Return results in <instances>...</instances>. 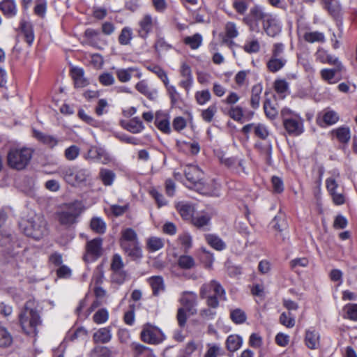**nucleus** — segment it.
I'll list each match as a JSON object with an SVG mask.
<instances>
[{"instance_id": "nucleus-19", "label": "nucleus", "mask_w": 357, "mask_h": 357, "mask_svg": "<svg viewBox=\"0 0 357 357\" xmlns=\"http://www.w3.org/2000/svg\"><path fill=\"white\" fill-rule=\"evenodd\" d=\"M180 73L183 77V79L179 82V86L188 91L193 82L190 67L185 63H182L180 69Z\"/></svg>"}, {"instance_id": "nucleus-4", "label": "nucleus", "mask_w": 357, "mask_h": 357, "mask_svg": "<svg viewBox=\"0 0 357 357\" xmlns=\"http://www.w3.org/2000/svg\"><path fill=\"white\" fill-rule=\"evenodd\" d=\"M32 155L33 151L31 149L26 147L11 148L7 153V165L13 169L23 170L29 164Z\"/></svg>"}, {"instance_id": "nucleus-36", "label": "nucleus", "mask_w": 357, "mask_h": 357, "mask_svg": "<svg viewBox=\"0 0 357 357\" xmlns=\"http://www.w3.org/2000/svg\"><path fill=\"white\" fill-rule=\"evenodd\" d=\"M286 62L287 60L284 58L271 56L267 63V68L271 72L275 73L282 68L286 64Z\"/></svg>"}, {"instance_id": "nucleus-20", "label": "nucleus", "mask_w": 357, "mask_h": 357, "mask_svg": "<svg viewBox=\"0 0 357 357\" xmlns=\"http://www.w3.org/2000/svg\"><path fill=\"white\" fill-rule=\"evenodd\" d=\"M33 132L35 138L50 149L54 148L59 142V140L53 135H47L36 130H33Z\"/></svg>"}, {"instance_id": "nucleus-10", "label": "nucleus", "mask_w": 357, "mask_h": 357, "mask_svg": "<svg viewBox=\"0 0 357 357\" xmlns=\"http://www.w3.org/2000/svg\"><path fill=\"white\" fill-rule=\"evenodd\" d=\"M102 238L98 237L88 241L85 245V253L83 255V260L86 263L96 261L103 252Z\"/></svg>"}, {"instance_id": "nucleus-42", "label": "nucleus", "mask_w": 357, "mask_h": 357, "mask_svg": "<svg viewBox=\"0 0 357 357\" xmlns=\"http://www.w3.org/2000/svg\"><path fill=\"white\" fill-rule=\"evenodd\" d=\"M225 38L223 39L224 43L227 42V38L231 39L236 38L239 33L236 24L232 22H228L225 26Z\"/></svg>"}, {"instance_id": "nucleus-37", "label": "nucleus", "mask_w": 357, "mask_h": 357, "mask_svg": "<svg viewBox=\"0 0 357 357\" xmlns=\"http://www.w3.org/2000/svg\"><path fill=\"white\" fill-rule=\"evenodd\" d=\"M13 341L11 334L0 324V347H8L12 344Z\"/></svg>"}, {"instance_id": "nucleus-28", "label": "nucleus", "mask_w": 357, "mask_h": 357, "mask_svg": "<svg viewBox=\"0 0 357 357\" xmlns=\"http://www.w3.org/2000/svg\"><path fill=\"white\" fill-rule=\"evenodd\" d=\"M155 123L156 127L162 132L169 134L171 132L169 118L165 114H156Z\"/></svg>"}, {"instance_id": "nucleus-41", "label": "nucleus", "mask_w": 357, "mask_h": 357, "mask_svg": "<svg viewBox=\"0 0 357 357\" xmlns=\"http://www.w3.org/2000/svg\"><path fill=\"white\" fill-rule=\"evenodd\" d=\"M183 42L192 50H197L201 46L202 43V36L199 33H195L192 36L185 37L183 40Z\"/></svg>"}, {"instance_id": "nucleus-26", "label": "nucleus", "mask_w": 357, "mask_h": 357, "mask_svg": "<svg viewBox=\"0 0 357 357\" xmlns=\"http://www.w3.org/2000/svg\"><path fill=\"white\" fill-rule=\"evenodd\" d=\"M111 339L112 333L109 327L101 328L93 335V340L96 343H107Z\"/></svg>"}, {"instance_id": "nucleus-56", "label": "nucleus", "mask_w": 357, "mask_h": 357, "mask_svg": "<svg viewBox=\"0 0 357 357\" xmlns=\"http://www.w3.org/2000/svg\"><path fill=\"white\" fill-rule=\"evenodd\" d=\"M264 109L266 116L270 119H275L278 115V110L272 105L270 100H266L264 101Z\"/></svg>"}, {"instance_id": "nucleus-38", "label": "nucleus", "mask_w": 357, "mask_h": 357, "mask_svg": "<svg viewBox=\"0 0 357 357\" xmlns=\"http://www.w3.org/2000/svg\"><path fill=\"white\" fill-rule=\"evenodd\" d=\"M127 130L132 133H139L144 128L142 121L137 117L130 119L125 126Z\"/></svg>"}, {"instance_id": "nucleus-62", "label": "nucleus", "mask_w": 357, "mask_h": 357, "mask_svg": "<svg viewBox=\"0 0 357 357\" xmlns=\"http://www.w3.org/2000/svg\"><path fill=\"white\" fill-rule=\"evenodd\" d=\"M254 132L257 137L262 139H265L269 134L266 126L261 123H255Z\"/></svg>"}, {"instance_id": "nucleus-29", "label": "nucleus", "mask_w": 357, "mask_h": 357, "mask_svg": "<svg viewBox=\"0 0 357 357\" xmlns=\"http://www.w3.org/2000/svg\"><path fill=\"white\" fill-rule=\"evenodd\" d=\"M331 134L335 136L340 142L343 144L348 143L351 137L350 130L347 126H342L334 129L331 131Z\"/></svg>"}, {"instance_id": "nucleus-55", "label": "nucleus", "mask_w": 357, "mask_h": 357, "mask_svg": "<svg viewBox=\"0 0 357 357\" xmlns=\"http://www.w3.org/2000/svg\"><path fill=\"white\" fill-rule=\"evenodd\" d=\"M323 121L326 125L335 124L339 120V116L337 112L333 110H327L323 115Z\"/></svg>"}, {"instance_id": "nucleus-39", "label": "nucleus", "mask_w": 357, "mask_h": 357, "mask_svg": "<svg viewBox=\"0 0 357 357\" xmlns=\"http://www.w3.org/2000/svg\"><path fill=\"white\" fill-rule=\"evenodd\" d=\"M136 69L134 68H117L115 75L121 82L125 83L131 79L132 73Z\"/></svg>"}, {"instance_id": "nucleus-15", "label": "nucleus", "mask_w": 357, "mask_h": 357, "mask_svg": "<svg viewBox=\"0 0 357 357\" xmlns=\"http://www.w3.org/2000/svg\"><path fill=\"white\" fill-rule=\"evenodd\" d=\"M184 174L187 180L195 187L201 185L203 176L202 171L196 165H188L185 167Z\"/></svg>"}, {"instance_id": "nucleus-40", "label": "nucleus", "mask_w": 357, "mask_h": 357, "mask_svg": "<svg viewBox=\"0 0 357 357\" xmlns=\"http://www.w3.org/2000/svg\"><path fill=\"white\" fill-rule=\"evenodd\" d=\"M91 229L96 233L102 234L106 231V224L104 220L98 217H94L91 220Z\"/></svg>"}, {"instance_id": "nucleus-16", "label": "nucleus", "mask_w": 357, "mask_h": 357, "mask_svg": "<svg viewBox=\"0 0 357 357\" xmlns=\"http://www.w3.org/2000/svg\"><path fill=\"white\" fill-rule=\"evenodd\" d=\"M304 342L310 349H317L320 346V334L314 328H309L305 331Z\"/></svg>"}, {"instance_id": "nucleus-48", "label": "nucleus", "mask_w": 357, "mask_h": 357, "mask_svg": "<svg viewBox=\"0 0 357 357\" xmlns=\"http://www.w3.org/2000/svg\"><path fill=\"white\" fill-rule=\"evenodd\" d=\"M324 8L332 15L338 14L340 6L337 0H323Z\"/></svg>"}, {"instance_id": "nucleus-11", "label": "nucleus", "mask_w": 357, "mask_h": 357, "mask_svg": "<svg viewBox=\"0 0 357 357\" xmlns=\"http://www.w3.org/2000/svg\"><path fill=\"white\" fill-rule=\"evenodd\" d=\"M141 338L146 343L158 344L164 340L165 335L158 327L146 324L143 326Z\"/></svg>"}, {"instance_id": "nucleus-5", "label": "nucleus", "mask_w": 357, "mask_h": 357, "mask_svg": "<svg viewBox=\"0 0 357 357\" xmlns=\"http://www.w3.org/2000/svg\"><path fill=\"white\" fill-rule=\"evenodd\" d=\"M83 211L84 206L79 201L64 204L57 213L58 220L61 225L70 227L77 223Z\"/></svg>"}, {"instance_id": "nucleus-45", "label": "nucleus", "mask_w": 357, "mask_h": 357, "mask_svg": "<svg viewBox=\"0 0 357 357\" xmlns=\"http://www.w3.org/2000/svg\"><path fill=\"white\" fill-rule=\"evenodd\" d=\"M230 318L235 324H241L246 321L247 317L243 310L239 308H236L235 310H231Z\"/></svg>"}, {"instance_id": "nucleus-46", "label": "nucleus", "mask_w": 357, "mask_h": 357, "mask_svg": "<svg viewBox=\"0 0 357 357\" xmlns=\"http://www.w3.org/2000/svg\"><path fill=\"white\" fill-rule=\"evenodd\" d=\"M103 274H100L96 280L94 287V294L96 297L98 299H102L107 296V291L100 286V284L102 282Z\"/></svg>"}, {"instance_id": "nucleus-49", "label": "nucleus", "mask_w": 357, "mask_h": 357, "mask_svg": "<svg viewBox=\"0 0 357 357\" xmlns=\"http://www.w3.org/2000/svg\"><path fill=\"white\" fill-rule=\"evenodd\" d=\"M178 264L183 269H190L195 266V261L191 256L181 255L178 258Z\"/></svg>"}, {"instance_id": "nucleus-6", "label": "nucleus", "mask_w": 357, "mask_h": 357, "mask_svg": "<svg viewBox=\"0 0 357 357\" xmlns=\"http://www.w3.org/2000/svg\"><path fill=\"white\" fill-rule=\"evenodd\" d=\"M281 116L284 129L289 135L298 136L303 132V119L298 114L289 108H283Z\"/></svg>"}, {"instance_id": "nucleus-43", "label": "nucleus", "mask_w": 357, "mask_h": 357, "mask_svg": "<svg viewBox=\"0 0 357 357\" xmlns=\"http://www.w3.org/2000/svg\"><path fill=\"white\" fill-rule=\"evenodd\" d=\"M132 39V30L128 26L123 27L119 36V43L122 45H128Z\"/></svg>"}, {"instance_id": "nucleus-63", "label": "nucleus", "mask_w": 357, "mask_h": 357, "mask_svg": "<svg viewBox=\"0 0 357 357\" xmlns=\"http://www.w3.org/2000/svg\"><path fill=\"white\" fill-rule=\"evenodd\" d=\"M274 89L278 93L284 96L289 89V84L284 79H277L274 82Z\"/></svg>"}, {"instance_id": "nucleus-17", "label": "nucleus", "mask_w": 357, "mask_h": 357, "mask_svg": "<svg viewBox=\"0 0 357 357\" xmlns=\"http://www.w3.org/2000/svg\"><path fill=\"white\" fill-rule=\"evenodd\" d=\"M266 34L271 37H275L281 31V26L275 17L272 14L268 17L263 25Z\"/></svg>"}, {"instance_id": "nucleus-32", "label": "nucleus", "mask_w": 357, "mask_h": 357, "mask_svg": "<svg viewBox=\"0 0 357 357\" xmlns=\"http://www.w3.org/2000/svg\"><path fill=\"white\" fill-rule=\"evenodd\" d=\"M263 87L260 84H255L252 88V94L250 98V105L254 109H257L259 107L261 93L262 92Z\"/></svg>"}, {"instance_id": "nucleus-52", "label": "nucleus", "mask_w": 357, "mask_h": 357, "mask_svg": "<svg viewBox=\"0 0 357 357\" xmlns=\"http://www.w3.org/2000/svg\"><path fill=\"white\" fill-rule=\"evenodd\" d=\"M156 52L164 53L172 49V45L169 44L163 38H158L154 45Z\"/></svg>"}, {"instance_id": "nucleus-3", "label": "nucleus", "mask_w": 357, "mask_h": 357, "mask_svg": "<svg viewBox=\"0 0 357 357\" xmlns=\"http://www.w3.org/2000/svg\"><path fill=\"white\" fill-rule=\"evenodd\" d=\"M199 295L202 298H206L208 306L212 308L218 307L219 300H226L225 291L216 280H211L202 284Z\"/></svg>"}, {"instance_id": "nucleus-61", "label": "nucleus", "mask_w": 357, "mask_h": 357, "mask_svg": "<svg viewBox=\"0 0 357 357\" xmlns=\"http://www.w3.org/2000/svg\"><path fill=\"white\" fill-rule=\"evenodd\" d=\"M347 317L352 321H357V303H349L344 307Z\"/></svg>"}, {"instance_id": "nucleus-8", "label": "nucleus", "mask_w": 357, "mask_h": 357, "mask_svg": "<svg viewBox=\"0 0 357 357\" xmlns=\"http://www.w3.org/2000/svg\"><path fill=\"white\" fill-rule=\"evenodd\" d=\"M59 172L68 183L73 186L85 183L90 177V172L88 169L77 167H61Z\"/></svg>"}, {"instance_id": "nucleus-34", "label": "nucleus", "mask_w": 357, "mask_h": 357, "mask_svg": "<svg viewBox=\"0 0 357 357\" xmlns=\"http://www.w3.org/2000/svg\"><path fill=\"white\" fill-rule=\"evenodd\" d=\"M242 342L243 340L239 335H230L226 340L227 348L229 351L234 352L241 347Z\"/></svg>"}, {"instance_id": "nucleus-64", "label": "nucleus", "mask_w": 357, "mask_h": 357, "mask_svg": "<svg viewBox=\"0 0 357 357\" xmlns=\"http://www.w3.org/2000/svg\"><path fill=\"white\" fill-rule=\"evenodd\" d=\"M165 86L170 98L171 102L174 105L176 104L179 99V93H178L176 87L174 86L169 85V80L167 84H165Z\"/></svg>"}, {"instance_id": "nucleus-9", "label": "nucleus", "mask_w": 357, "mask_h": 357, "mask_svg": "<svg viewBox=\"0 0 357 357\" xmlns=\"http://www.w3.org/2000/svg\"><path fill=\"white\" fill-rule=\"evenodd\" d=\"M271 13L265 11V9L259 5H255L250 9L249 13L243 17V22L249 27L250 30L255 32H259V22L262 24L270 16Z\"/></svg>"}, {"instance_id": "nucleus-14", "label": "nucleus", "mask_w": 357, "mask_h": 357, "mask_svg": "<svg viewBox=\"0 0 357 357\" xmlns=\"http://www.w3.org/2000/svg\"><path fill=\"white\" fill-rule=\"evenodd\" d=\"M179 303L190 314H196L197 296L195 293L192 291H183L179 298Z\"/></svg>"}, {"instance_id": "nucleus-23", "label": "nucleus", "mask_w": 357, "mask_h": 357, "mask_svg": "<svg viewBox=\"0 0 357 357\" xmlns=\"http://www.w3.org/2000/svg\"><path fill=\"white\" fill-rule=\"evenodd\" d=\"M0 10L8 18L15 17L17 13L15 0H3L0 2Z\"/></svg>"}, {"instance_id": "nucleus-30", "label": "nucleus", "mask_w": 357, "mask_h": 357, "mask_svg": "<svg viewBox=\"0 0 357 357\" xmlns=\"http://www.w3.org/2000/svg\"><path fill=\"white\" fill-rule=\"evenodd\" d=\"M204 238L208 244L217 250H223L226 248L225 243L215 234H205Z\"/></svg>"}, {"instance_id": "nucleus-27", "label": "nucleus", "mask_w": 357, "mask_h": 357, "mask_svg": "<svg viewBox=\"0 0 357 357\" xmlns=\"http://www.w3.org/2000/svg\"><path fill=\"white\" fill-rule=\"evenodd\" d=\"M148 282L152 288L154 296H158L160 292L164 291L165 289L164 280L161 276H152L148 279Z\"/></svg>"}, {"instance_id": "nucleus-22", "label": "nucleus", "mask_w": 357, "mask_h": 357, "mask_svg": "<svg viewBox=\"0 0 357 357\" xmlns=\"http://www.w3.org/2000/svg\"><path fill=\"white\" fill-rule=\"evenodd\" d=\"M298 36L310 43H324L325 41L324 34L319 31H304L298 30Z\"/></svg>"}, {"instance_id": "nucleus-54", "label": "nucleus", "mask_w": 357, "mask_h": 357, "mask_svg": "<svg viewBox=\"0 0 357 357\" xmlns=\"http://www.w3.org/2000/svg\"><path fill=\"white\" fill-rule=\"evenodd\" d=\"M80 149L76 145H72L64 151V156L66 160H75L79 155Z\"/></svg>"}, {"instance_id": "nucleus-18", "label": "nucleus", "mask_w": 357, "mask_h": 357, "mask_svg": "<svg viewBox=\"0 0 357 357\" xmlns=\"http://www.w3.org/2000/svg\"><path fill=\"white\" fill-rule=\"evenodd\" d=\"M344 67L341 63H338L334 68H324L320 71L321 79L329 84H335L339 79H335L337 73L343 70Z\"/></svg>"}, {"instance_id": "nucleus-7", "label": "nucleus", "mask_w": 357, "mask_h": 357, "mask_svg": "<svg viewBox=\"0 0 357 357\" xmlns=\"http://www.w3.org/2000/svg\"><path fill=\"white\" fill-rule=\"evenodd\" d=\"M23 229L26 236L36 240H39L47 234V222L41 215H35L27 220Z\"/></svg>"}, {"instance_id": "nucleus-57", "label": "nucleus", "mask_w": 357, "mask_h": 357, "mask_svg": "<svg viewBox=\"0 0 357 357\" xmlns=\"http://www.w3.org/2000/svg\"><path fill=\"white\" fill-rule=\"evenodd\" d=\"M136 89L141 93L147 96L149 98H153L156 94L155 92H151L145 81H140L135 86Z\"/></svg>"}, {"instance_id": "nucleus-31", "label": "nucleus", "mask_w": 357, "mask_h": 357, "mask_svg": "<svg viewBox=\"0 0 357 357\" xmlns=\"http://www.w3.org/2000/svg\"><path fill=\"white\" fill-rule=\"evenodd\" d=\"M165 245L164 239L157 236H151L146 239V248L150 252H156Z\"/></svg>"}, {"instance_id": "nucleus-53", "label": "nucleus", "mask_w": 357, "mask_h": 357, "mask_svg": "<svg viewBox=\"0 0 357 357\" xmlns=\"http://www.w3.org/2000/svg\"><path fill=\"white\" fill-rule=\"evenodd\" d=\"M195 98L197 104L203 105L211 100V95L208 90H202L197 91Z\"/></svg>"}, {"instance_id": "nucleus-35", "label": "nucleus", "mask_w": 357, "mask_h": 357, "mask_svg": "<svg viewBox=\"0 0 357 357\" xmlns=\"http://www.w3.org/2000/svg\"><path fill=\"white\" fill-rule=\"evenodd\" d=\"M177 241L181 245V248L187 252L192 246V238L188 232H183L178 235Z\"/></svg>"}, {"instance_id": "nucleus-51", "label": "nucleus", "mask_w": 357, "mask_h": 357, "mask_svg": "<svg viewBox=\"0 0 357 357\" xmlns=\"http://www.w3.org/2000/svg\"><path fill=\"white\" fill-rule=\"evenodd\" d=\"M191 220L195 227L201 228L208 225L211 220V217L207 214H202L192 217Z\"/></svg>"}, {"instance_id": "nucleus-59", "label": "nucleus", "mask_w": 357, "mask_h": 357, "mask_svg": "<svg viewBox=\"0 0 357 357\" xmlns=\"http://www.w3.org/2000/svg\"><path fill=\"white\" fill-rule=\"evenodd\" d=\"M217 112V107L215 105L209 106L207 109L202 112V117L203 120L207 123L212 121L213 116Z\"/></svg>"}, {"instance_id": "nucleus-33", "label": "nucleus", "mask_w": 357, "mask_h": 357, "mask_svg": "<svg viewBox=\"0 0 357 357\" xmlns=\"http://www.w3.org/2000/svg\"><path fill=\"white\" fill-rule=\"evenodd\" d=\"M99 178L103 185L106 186H110L114 183V181L116 178V174L113 171L110 169L102 168L99 172Z\"/></svg>"}, {"instance_id": "nucleus-58", "label": "nucleus", "mask_w": 357, "mask_h": 357, "mask_svg": "<svg viewBox=\"0 0 357 357\" xmlns=\"http://www.w3.org/2000/svg\"><path fill=\"white\" fill-rule=\"evenodd\" d=\"M109 318V313L105 308L98 310L93 317V320L96 324H101L106 322Z\"/></svg>"}, {"instance_id": "nucleus-21", "label": "nucleus", "mask_w": 357, "mask_h": 357, "mask_svg": "<svg viewBox=\"0 0 357 357\" xmlns=\"http://www.w3.org/2000/svg\"><path fill=\"white\" fill-rule=\"evenodd\" d=\"M75 87L83 88L89 84V81L84 77V71L81 68L73 67L70 70Z\"/></svg>"}, {"instance_id": "nucleus-60", "label": "nucleus", "mask_w": 357, "mask_h": 357, "mask_svg": "<svg viewBox=\"0 0 357 357\" xmlns=\"http://www.w3.org/2000/svg\"><path fill=\"white\" fill-rule=\"evenodd\" d=\"M150 71L153 72L162 80L164 84H167L168 77L165 71L158 66H149L147 68Z\"/></svg>"}, {"instance_id": "nucleus-12", "label": "nucleus", "mask_w": 357, "mask_h": 357, "mask_svg": "<svg viewBox=\"0 0 357 357\" xmlns=\"http://www.w3.org/2000/svg\"><path fill=\"white\" fill-rule=\"evenodd\" d=\"M110 266L112 271L113 281L119 284L123 283L127 278V273L123 269L125 264L119 254H114L112 256Z\"/></svg>"}, {"instance_id": "nucleus-24", "label": "nucleus", "mask_w": 357, "mask_h": 357, "mask_svg": "<svg viewBox=\"0 0 357 357\" xmlns=\"http://www.w3.org/2000/svg\"><path fill=\"white\" fill-rule=\"evenodd\" d=\"M176 209L183 219L186 220H192L195 212L194 206L187 202H178L176 206Z\"/></svg>"}, {"instance_id": "nucleus-2", "label": "nucleus", "mask_w": 357, "mask_h": 357, "mask_svg": "<svg viewBox=\"0 0 357 357\" xmlns=\"http://www.w3.org/2000/svg\"><path fill=\"white\" fill-rule=\"evenodd\" d=\"M119 245L124 254L133 261L142 258V250L137 232L132 228H126L121 232Z\"/></svg>"}, {"instance_id": "nucleus-1", "label": "nucleus", "mask_w": 357, "mask_h": 357, "mask_svg": "<svg viewBox=\"0 0 357 357\" xmlns=\"http://www.w3.org/2000/svg\"><path fill=\"white\" fill-rule=\"evenodd\" d=\"M18 321L25 334L31 336L37 335L38 327L41 325L42 320L35 300L29 299L25 303L18 314Z\"/></svg>"}, {"instance_id": "nucleus-44", "label": "nucleus", "mask_w": 357, "mask_h": 357, "mask_svg": "<svg viewBox=\"0 0 357 357\" xmlns=\"http://www.w3.org/2000/svg\"><path fill=\"white\" fill-rule=\"evenodd\" d=\"M224 112L227 114L233 120L237 122H242V119L243 117V110L241 107L231 106L227 112Z\"/></svg>"}, {"instance_id": "nucleus-25", "label": "nucleus", "mask_w": 357, "mask_h": 357, "mask_svg": "<svg viewBox=\"0 0 357 357\" xmlns=\"http://www.w3.org/2000/svg\"><path fill=\"white\" fill-rule=\"evenodd\" d=\"M20 28L25 41L29 46H31L34 40L32 25L31 23L22 20L20 22Z\"/></svg>"}, {"instance_id": "nucleus-50", "label": "nucleus", "mask_w": 357, "mask_h": 357, "mask_svg": "<svg viewBox=\"0 0 357 357\" xmlns=\"http://www.w3.org/2000/svg\"><path fill=\"white\" fill-rule=\"evenodd\" d=\"M243 48L248 54L257 53L260 50V44L257 39H252L246 41Z\"/></svg>"}, {"instance_id": "nucleus-13", "label": "nucleus", "mask_w": 357, "mask_h": 357, "mask_svg": "<svg viewBox=\"0 0 357 357\" xmlns=\"http://www.w3.org/2000/svg\"><path fill=\"white\" fill-rule=\"evenodd\" d=\"M137 32L139 36L145 39L155 28L158 26V18L149 13L144 14L139 20Z\"/></svg>"}, {"instance_id": "nucleus-47", "label": "nucleus", "mask_w": 357, "mask_h": 357, "mask_svg": "<svg viewBox=\"0 0 357 357\" xmlns=\"http://www.w3.org/2000/svg\"><path fill=\"white\" fill-rule=\"evenodd\" d=\"M280 323L288 328L295 326V318L291 312H282L279 319Z\"/></svg>"}]
</instances>
